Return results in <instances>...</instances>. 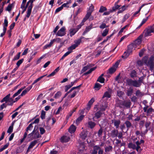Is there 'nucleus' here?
<instances>
[{
  "instance_id": "f257e3e1",
  "label": "nucleus",
  "mask_w": 154,
  "mask_h": 154,
  "mask_svg": "<svg viewBox=\"0 0 154 154\" xmlns=\"http://www.w3.org/2000/svg\"><path fill=\"white\" fill-rule=\"evenodd\" d=\"M127 85L131 86H133L136 87H139L140 86V84H139L138 81L136 80H133L131 79H128L126 80Z\"/></svg>"
},
{
  "instance_id": "f03ea898",
  "label": "nucleus",
  "mask_w": 154,
  "mask_h": 154,
  "mask_svg": "<svg viewBox=\"0 0 154 154\" xmlns=\"http://www.w3.org/2000/svg\"><path fill=\"white\" fill-rule=\"evenodd\" d=\"M35 0H29L26 4V5H28V6L27 10L26 12V17L27 18H29L31 14L32 9L33 7V3L35 1Z\"/></svg>"
},
{
  "instance_id": "7ed1b4c3",
  "label": "nucleus",
  "mask_w": 154,
  "mask_h": 154,
  "mask_svg": "<svg viewBox=\"0 0 154 154\" xmlns=\"http://www.w3.org/2000/svg\"><path fill=\"white\" fill-rule=\"evenodd\" d=\"M154 33V24L152 26H148L145 30L144 35L145 37L152 35L151 33Z\"/></svg>"
},
{
  "instance_id": "20e7f679",
  "label": "nucleus",
  "mask_w": 154,
  "mask_h": 154,
  "mask_svg": "<svg viewBox=\"0 0 154 154\" xmlns=\"http://www.w3.org/2000/svg\"><path fill=\"white\" fill-rule=\"evenodd\" d=\"M98 106V105H96L94 108V110L96 109V111H97L94 114V116L92 118V119L94 121V118H96L97 119L100 118L103 113V112L99 109Z\"/></svg>"
},
{
  "instance_id": "39448f33",
  "label": "nucleus",
  "mask_w": 154,
  "mask_h": 154,
  "mask_svg": "<svg viewBox=\"0 0 154 154\" xmlns=\"http://www.w3.org/2000/svg\"><path fill=\"white\" fill-rule=\"evenodd\" d=\"M66 28L65 27L63 26L61 28L57 33L56 35L59 36H62L66 34L65 32Z\"/></svg>"
},
{
  "instance_id": "423d86ee",
  "label": "nucleus",
  "mask_w": 154,
  "mask_h": 154,
  "mask_svg": "<svg viewBox=\"0 0 154 154\" xmlns=\"http://www.w3.org/2000/svg\"><path fill=\"white\" fill-rule=\"evenodd\" d=\"M107 107V103L105 101H104L100 104V107H98V108H99L100 110L103 112L106 110Z\"/></svg>"
},
{
  "instance_id": "0eeeda50",
  "label": "nucleus",
  "mask_w": 154,
  "mask_h": 154,
  "mask_svg": "<svg viewBox=\"0 0 154 154\" xmlns=\"http://www.w3.org/2000/svg\"><path fill=\"white\" fill-rule=\"evenodd\" d=\"M96 125V123L92 121H89L86 124V126L88 128L92 129L94 128Z\"/></svg>"
},
{
  "instance_id": "6e6552de",
  "label": "nucleus",
  "mask_w": 154,
  "mask_h": 154,
  "mask_svg": "<svg viewBox=\"0 0 154 154\" xmlns=\"http://www.w3.org/2000/svg\"><path fill=\"white\" fill-rule=\"evenodd\" d=\"M134 92L133 88L132 87L130 86L127 88L126 90V94L128 97L131 96L133 94Z\"/></svg>"
},
{
  "instance_id": "1a4fd4ad",
  "label": "nucleus",
  "mask_w": 154,
  "mask_h": 154,
  "mask_svg": "<svg viewBox=\"0 0 154 154\" xmlns=\"http://www.w3.org/2000/svg\"><path fill=\"white\" fill-rule=\"evenodd\" d=\"M111 122L112 123L114 124V126L116 127V129L119 128V125L121 123L120 120L112 119Z\"/></svg>"
},
{
  "instance_id": "9d476101",
  "label": "nucleus",
  "mask_w": 154,
  "mask_h": 154,
  "mask_svg": "<svg viewBox=\"0 0 154 154\" xmlns=\"http://www.w3.org/2000/svg\"><path fill=\"white\" fill-rule=\"evenodd\" d=\"M70 139V137L66 136H63L61 137L60 141L63 143H66L69 141Z\"/></svg>"
},
{
  "instance_id": "9b49d317",
  "label": "nucleus",
  "mask_w": 154,
  "mask_h": 154,
  "mask_svg": "<svg viewBox=\"0 0 154 154\" xmlns=\"http://www.w3.org/2000/svg\"><path fill=\"white\" fill-rule=\"evenodd\" d=\"M154 56L152 55L148 60L147 63H146V65L148 66L149 65H152L154 64Z\"/></svg>"
},
{
  "instance_id": "f8f14e48",
  "label": "nucleus",
  "mask_w": 154,
  "mask_h": 154,
  "mask_svg": "<svg viewBox=\"0 0 154 154\" xmlns=\"http://www.w3.org/2000/svg\"><path fill=\"white\" fill-rule=\"evenodd\" d=\"M134 46V44L133 43H131L128 46L127 51L128 54H130L132 52Z\"/></svg>"
},
{
  "instance_id": "ddd939ff",
  "label": "nucleus",
  "mask_w": 154,
  "mask_h": 154,
  "mask_svg": "<svg viewBox=\"0 0 154 154\" xmlns=\"http://www.w3.org/2000/svg\"><path fill=\"white\" fill-rule=\"evenodd\" d=\"M142 37L143 35H141L134 41L133 43L134 44V45L135 46H136L137 45H139L140 44Z\"/></svg>"
},
{
  "instance_id": "4468645a",
  "label": "nucleus",
  "mask_w": 154,
  "mask_h": 154,
  "mask_svg": "<svg viewBox=\"0 0 154 154\" xmlns=\"http://www.w3.org/2000/svg\"><path fill=\"white\" fill-rule=\"evenodd\" d=\"M76 127L73 124L72 125L69 129V132L71 134H73L76 131Z\"/></svg>"
},
{
  "instance_id": "2eb2a0df",
  "label": "nucleus",
  "mask_w": 154,
  "mask_h": 154,
  "mask_svg": "<svg viewBox=\"0 0 154 154\" xmlns=\"http://www.w3.org/2000/svg\"><path fill=\"white\" fill-rule=\"evenodd\" d=\"M118 134V131L117 129H114L112 131L111 136L112 137L114 138L117 137Z\"/></svg>"
},
{
  "instance_id": "dca6fc26",
  "label": "nucleus",
  "mask_w": 154,
  "mask_h": 154,
  "mask_svg": "<svg viewBox=\"0 0 154 154\" xmlns=\"http://www.w3.org/2000/svg\"><path fill=\"white\" fill-rule=\"evenodd\" d=\"M88 133L84 131H82L80 134L81 138L83 140L85 139L87 137Z\"/></svg>"
},
{
  "instance_id": "f3484780",
  "label": "nucleus",
  "mask_w": 154,
  "mask_h": 154,
  "mask_svg": "<svg viewBox=\"0 0 154 154\" xmlns=\"http://www.w3.org/2000/svg\"><path fill=\"white\" fill-rule=\"evenodd\" d=\"M11 96V94H9L4 97L0 101L1 103H3L4 102H5V103H7L8 101L9 98H10Z\"/></svg>"
},
{
  "instance_id": "a211bd4d",
  "label": "nucleus",
  "mask_w": 154,
  "mask_h": 154,
  "mask_svg": "<svg viewBox=\"0 0 154 154\" xmlns=\"http://www.w3.org/2000/svg\"><path fill=\"white\" fill-rule=\"evenodd\" d=\"M100 148L99 146L96 145L93 147V149L92 152V154H97V150Z\"/></svg>"
},
{
  "instance_id": "6ab92c4d",
  "label": "nucleus",
  "mask_w": 154,
  "mask_h": 154,
  "mask_svg": "<svg viewBox=\"0 0 154 154\" xmlns=\"http://www.w3.org/2000/svg\"><path fill=\"white\" fill-rule=\"evenodd\" d=\"M131 105V103L130 101H123V106L129 108L130 107Z\"/></svg>"
},
{
  "instance_id": "aec40b11",
  "label": "nucleus",
  "mask_w": 154,
  "mask_h": 154,
  "mask_svg": "<svg viewBox=\"0 0 154 154\" xmlns=\"http://www.w3.org/2000/svg\"><path fill=\"white\" fill-rule=\"evenodd\" d=\"M8 21L7 17H5V19L4 20V23H3V29H7V27L8 26Z\"/></svg>"
},
{
  "instance_id": "412c9836",
  "label": "nucleus",
  "mask_w": 154,
  "mask_h": 154,
  "mask_svg": "<svg viewBox=\"0 0 154 154\" xmlns=\"http://www.w3.org/2000/svg\"><path fill=\"white\" fill-rule=\"evenodd\" d=\"M77 32V31L75 28L71 29L69 30L70 36L72 37Z\"/></svg>"
},
{
  "instance_id": "4be33fe9",
  "label": "nucleus",
  "mask_w": 154,
  "mask_h": 154,
  "mask_svg": "<svg viewBox=\"0 0 154 154\" xmlns=\"http://www.w3.org/2000/svg\"><path fill=\"white\" fill-rule=\"evenodd\" d=\"M37 143L38 141L37 140H34L32 142L28 147V149H30L32 148Z\"/></svg>"
},
{
  "instance_id": "5701e85b",
  "label": "nucleus",
  "mask_w": 154,
  "mask_h": 154,
  "mask_svg": "<svg viewBox=\"0 0 154 154\" xmlns=\"http://www.w3.org/2000/svg\"><path fill=\"white\" fill-rule=\"evenodd\" d=\"M123 101L120 100H118L116 103V106L121 108L123 106Z\"/></svg>"
},
{
  "instance_id": "b1692460",
  "label": "nucleus",
  "mask_w": 154,
  "mask_h": 154,
  "mask_svg": "<svg viewBox=\"0 0 154 154\" xmlns=\"http://www.w3.org/2000/svg\"><path fill=\"white\" fill-rule=\"evenodd\" d=\"M130 76L132 78L136 77L137 76V73L136 71L134 70H132L130 74Z\"/></svg>"
},
{
  "instance_id": "393cba45",
  "label": "nucleus",
  "mask_w": 154,
  "mask_h": 154,
  "mask_svg": "<svg viewBox=\"0 0 154 154\" xmlns=\"http://www.w3.org/2000/svg\"><path fill=\"white\" fill-rule=\"evenodd\" d=\"M127 7L128 6H125V5L122 6L121 8H119V10L117 12L118 14L123 12L126 9Z\"/></svg>"
},
{
  "instance_id": "a878e982",
  "label": "nucleus",
  "mask_w": 154,
  "mask_h": 154,
  "mask_svg": "<svg viewBox=\"0 0 154 154\" xmlns=\"http://www.w3.org/2000/svg\"><path fill=\"white\" fill-rule=\"evenodd\" d=\"M136 146L135 144L133 143L132 142H130L128 145V147L129 149H131L134 150V148Z\"/></svg>"
},
{
  "instance_id": "bb28decb",
  "label": "nucleus",
  "mask_w": 154,
  "mask_h": 154,
  "mask_svg": "<svg viewBox=\"0 0 154 154\" xmlns=\"http://www.w3.org/2000/svg\"><path fill=\"white\" fill-rule=\"evenodd\" d=\"M25 88V87L24 86L23 88H21L19 89L12 96L13 98H14L15 97L18 95L21 92V91Z\"/></svg>"
},
{
  "instance_id": "cd10ccee",
  "label": "nucleus",
  "mask_w": 154,
  "mask_h": 154,
  "mask_svg": "<svg viewBox=\"0 0 154 154\" xmlns=\"http://www.w3.org/2000/svg\"><path fill=\"white\" fill-rule=\"evenodd\" d=\"M125 124L126 125L128 131V129L131 127L132 124L131 122L128 120H126L125 122Z\"/></svg>"
},
{
  "instance_id": "c85d7f7f",
  "label": "nucleus",
  "mask_w": 154,
  "mask_h": 154,
  "mask_svg": "<svg viewBox=\"0 0 154 154\" xmlns=\"http://www.w3.org/2000/svg\"><path fill=\"white\" fill-rule=\"evenodd\" d=\"M14 3L9 4L6 8L5 10L9 12L11 11L12 10V7L14 6Z\"/></svg>"
},
{
  "instance_id": "c756f323",
  "label": "nucleus",
  "mask_w": 154,
  "mask_h": 154,
  "mask_svg": "<svg viewBox=\"0 0 154 154\" xmlns=\"http://www.w3.org/2000/svg\"><path fill=\"white\" fill-rule=\"evenodd\" d=\"M121 6L120 5H116L114 4V6L112 7V9H110L111 11H112V12L113 11H116L117 9H118Z\"/></svg>"
},
{
  "instance_id": "7c9ffc66",
  "label": "nucleus",
  "mask_w": 154,
  "mask_h": 154,
  "mask_svg": "<svg viewBox=\"0 0 154 154\" xmlns=\"http://www.w3.org/2000/svg\"><path fill=\"white\" fill-rule=\"evenodd\" d=\"M41 137V136L39 135V134L38 132V131L34 133L33 139H36L38 138H39Z\"/></svg>"
},
{
  "instance_id": "2f4dec72",
  "label": "nucleus",
  "mask_w": 154,
  "mask_h": 154,
  "mask_svg": "<svg viewBox=\"0 0 154 154\" xmlns=\"http://www.w3.org/2000/svg\"><path fill=\"white\" fill-rule=\"evenodd\" d=\"M102 85L99 83H96L94 86V88L95 89V90H98L100 88L102 87Z\"/></svg>"
},
{
  "instance_id": "473e14b6",
  "label": "nucleus",
  "mask_w": 154,
  "mask_h": 154,
  "mask_svg": "<svg viewBox=\"0 0 154 154\" xmlns=\"http://www.w3.org/2000/svg\"><path fill=\"white\" fill-rule=\"evenodd\" d=\"M112 147L111 146H106L105 148V151L106 152L112 151Z\"/></svg>"
},
{
  "instance_id": "72a5a7b5",
  "label": "nucleus",
  "mask_w": 154,
  "mask_h": 154,
  "mask_svg": "<svg viewBox=\"0 0 154 154\" xmlns=\"http://www.w3.org/2000/svg\"><path fill=\"white\" fill-rule=\"evenodd\" d=\"M116 70V69L114 67H112L108 70L109 73L112 74L114 73Z\"/></svg>"
},
{
  "instance_id": "f704fd0d",
  "label": "nucleus",
  "mask_w": 154,
  "mask_h": 154,
  "mask_svg": "<svg viewBox=\"0 0 154 154\" xmlns=\"http://www.w3.org/2000/svg\"><path fill=\"white\" fill-rule=\"evenodd\" d=\"M111 97V94L108 91H106L104 93L103 95V96L102 98H104L105 97H107L108 98H110Z\"/></svg>"
},
{
  "instance_id": "c9c22d12",
  "label": "nucleus",
  "mask_w": 154,
  "mask_h": 154,
  "mask_svg": "<svg viewBox=\"0 0 154 154\" xmlns=\"http://www.w3.org/2000/svg\"><path fill=\"white\" fill-rule=\"evenodd\" d=\"M84 117L83 115H81L76 119V122L77 123L80 122L83 119Z\"/></svg>"
},
{
  "instance_id": "e433bc0d",
  "label": "nucleus",
  "mask_w": 154,
  "mask_h": 154,
  "mask_svg": "<svg viewBox=\"0 0 154 154\" xmlns=\"http://www.w3.org/2000/svg\"><path fill=\"white\" fill-rule=\"evenodd\" d=\"M77 47V45H72L68 48V50L72 52V50L75 49Z\"/></svg>"
},
{
  "instance_id": "4c0bfd02",
  "label": "nucleus",
  "mask_w": 154,
  "mask_h": 154,
  "mask_svg": "<svg viewBox=\"0 0 154 154\" xmlns=\"http://www.w3.org/2000/svg\"><path fill=\"white\" fill-rule=\"evenodd\" d=\"M107 10V8L103 6H100L99 12L100 13H103Z\"/></svg>"
},
{
  "instance_id": "58836bf2",
  "label": "nucleus",
  "mask_w": 154,
  "mask_h": 154,
  "mask_svg": "<svg viewBox=\"0 0 154 154\" xmlns=\"http://www.w3.org/2000/svg\"><path fill=\"white\" fill-rule=\"evenodd\" d=\"M105 80L104 78L103 77L99 76L97 80V81L101 83H103L104 82Z\"/></svg>"
},
{
  "instance_id": "ea45409f",
  "label": "nucleus",
  "mask_w": 154,
  "mask_h": 154,
  "mask_svg": "<svg viewBox=\"0 0 154 154\" xmlns=\"http://www.w3.org/2000/svg\"><path fill=\"white\" fill-rule=\"evenodd\" d=\"M130 16V15L129 14H126L125 15L124 17L122 20V23L124 22Z\"/></svg>"
},
{
  "instance_id": "a19ab883",
  "label": "nucleus",
  "mask_w": 154,
  "mask_h": 154,
  "mask_svg": "<svg viewBox=\"0 0 154 154\" xmlns=\"http://www.w3.org/2000/svg\"><path fill=\"white\" fill-rule=\"evenodd\" d=\"M109 30L108 29H105L102 34V36L103 37L106 36L108 33Z\"/></svg>"
},
{
  "instance_id": "79ce46f5",
  "label": "nucleus",
  "mask_w": 154,
  "mask_h": 154,
  "mask_svg": "<svg viewBox=\"0 0 154 154\" xmlns=\"http://www.w3.org/2000/svg\"><path fill=\"white\" fill-rule=\"evenodd\" d=\"M148 58L149 57L148 56H145L143 58L142 60L144 64H146V63H147V62Z\"/></svg>"
},
{
  "instance_id": "37998d69",
  "label": "nucleus",
  "mask_w": 154,
  "mask_h": 154,
  "mask_svg": "<svg viewBox=\"0 0 154 154\" xmlns=\"http://www.w3.org/2000/svg\"><path fill=\"white\" fill-rule=\"evenodd\" d=\"M20 52H19L16 56H15L14 57L13 60L15 61L19 59L20 57Z\"/></svg>"
},
{
  "instance_id": "c03bdc74",
  "label": "nucleus",
  "mask_w": 154,
  "mask_h": 154,
  "mask_svg": "<svg viewBox=\"0 0 154 154\" xmlns=\"http://www.w3.org/2000/svg\"><path fill=\"white\" fill-rule=\"evenodd\" d=\"M24 59L23 58H22L19 60L16 63L17 66L19 67L21 64L22 63Z\"/></svg>"
},
{
  "instance_id": "a18cd8bd",
  "label": "nucleus",
  "mask_w": 154,
  "mask_h": 154,
  "mask_svg": "<svg viewBox=\"0 0 154 154\" xmlns=\"http://www.w3.org/2000/svg\"><path fill=\"white\" fill-rule=\"evenodd\" d=\"M61 95V93L59 91L57 92L55 95L54 98L57 99L59 98Z\"/></svg>"
},
{
  "instance_id": "49530a36",
  "label": "nucleus",
  "mask_w": 154,
  "mask_h": 154,
  "mask_svg": "<svg viewBox=\"0 0 154 154\" xmlns=\"http://www.w3.org/2000/svg\"><path fill=\"white\" fill-rule=\"evenodd\" d=\"M7 106V104L6 103H3L0 106V111L2 110L4 108H6Z\"/></svg>"
},
{
  "instance_id": "de8ad7c7",
  "label": "nucleus",
  "mask_w": 154,
  "mask_h": 154,
  "mask_svg": "<svg viewBox=\"0 0 154 154\" xmlns=\"http://www.w3.org/2000/svg\"><path fill=\"white\" fill-rule=\"evenodd\" d=\"M9 145V143H7L2 148L0 149V152L2 151L4 149L7 148Z\"/></svg>"
},
{
  "instance_id": "09e8293b",
  "label": "nucleus",
  "mask_w": 154,
  "mask_h": 154,
  "mask_svg": "<svg viewBox=\"0 0 154 154\" xmlns=\"http://www.w3.org/2000/svg\"><path fill=\"white\" fill-rule=\"evenodd\" d=\"M45 114L46 112L44 110H42V111L41 117L42 119L45 118Z\"/></svg>"
},
{
  "instance_id": "8fccbe9b",
  "label": "nucleus",
  "mask_w": 154,
  "mask_h": 154,
  "mask_svg": "<svg viewBox=\"0 0 154 154\" xmlns=\"http://www.w3.org/2000/svg\"><path fill=\"white\" fill-rule=\"evenodd\" d=\"M13 126L12 125L10 126L7 132L11 134L13 131Z\"/></svg>"
},
{
  "instance_id": "3c124183",
  "label": "nucleus",
  "mask_w": 154,
  "mask_h": 154,
  "mask_svg": "<svg viewBox=\"0 0 154 154\" xmlns=\"http://www.w3.org/2000/svg\"><path fill=\"white\" fill-rule=\"evenodd\" d=\"M34 131H35L34 130L33 131H32L31 133L29 134L28 135V138H31L32 140L33 139V136H34Z\"/></svg>"
},
{
  "instance_id": "603ef678",
  "label": "nucleus",
  "mask_w": 154,
  "mask_h": 154,
  "mask_svg": "<svg viewBox=\"0 0 154 154\" xmlns=\"http://www.w3.org/2000/svg\"><path fill=\"white\" fill-rule=\"evenodd\" d=\"M130 25V24H128L127 25H126L125 26L121 28V29H120V30L119 31V33H120L122 32L123 31V30L124 29H126L127 27H128Z\"/></svg>"
},
{
  "instance_id": "864d4df0",
  "label": "nucleus",
  "mask_w": 154,
  "mask_h": 154,
  "mask_svg": "<svg viewBox=\"0 0 154 154\" xmlns=\"http://www.w3.org/2000/svg\"><path fill=\"white\" fill-rule=\"evenodd\" d=\"M103 130L102 128H101L99 130L98 132V136L99 137H100L102 136L103 133Z\"/></svg>"
},
{
  "instance_id": "5fc2aeb1",
  "label": "nucleus",
  "mask_w": 154,
  "mask_h": 154,
  "mask_svg": "<svg viewBox=\"0 0 154 154\" xmlns=\"http://www.w3.org/2000/svg\"><path fill=\"white\" fill-rule=\"evenodd\" d=\"M130 54H128V51H127V52H125L122 55V57L123 58H127L128 56H129V55Z\"/></svg>"
},
{
  "instance_id": "6e6d98bb",
  "label": "nucleus",
  "mask_w": 154,
  "mask_h": 154,
  "mask_svg": "<svg viewBox=\"0 0 154 154\" xmlns=\"http://www.w3.org/2000/svg\"><path fill=\"white\" fill-rule=\"evenodd\" d=\"M32 125L33 124L32 123H31L30 124H29V125L28 127H27L26 128V131H28L29 130V131L31 130V128H32V127H33Z\"/></svg>"
},
{
  "instance_id": "4d7b16f0",
  "label": "nucleus",
  "mask_w": 154,
  "mask_h": 154,
  "mask_svg": "<svg viewBox=\"0 0 154 154\" xmlns=\"http://www.w3.org/2000/svg\"><path fill=\"white\" fill-rule=\"evenodd\" d=\"M39 7L38 6H35L33 10V12L35 13H36L39 10Z\"/></svg>"
},
{
  "instance_id": "13d9d810",
  "label": "nucleus",
  "mask_w": 154,
  "mask_h": 154,
  "mask_svg": "<svg viewBox=\"0 0 154 154\" xmlns=\"http://www.w3.org/2000/svg\"><path fill=\"white\" fill-rule=\"evenodd\" d=\"M81 42V39H79L77 40H76L75 41V44L74 45H77V47L79 45Z\"/></svg>"
},
{
  "instance_id": "bf43d9fd",
  "label": "nucleus",
  "mask_w": 154,
  "mask_h": 154,
  "mask_svg": "<svg viewBox=\"0 0 154 154\" xmlns=\"http://www.w3.org/2000/svg\"><path fill=\"white\" fill-rule=\"evenodd\" d=\"M39 131L41 134H43L45 132V131L43 128L40 127Z\"/></svg>"
},
{
  "instance_id": "052dcab7",
  "label": "nucleus",
  "mask_w": 154,
  "mask_h": 154,
  "mask_svg": "<svg viewBox=\"0 0 154 154\" xmlns=\"http://www.w3.org/2000/svg\"><path fill=\"white\" fill-rule=\"evenodd\" d=\"M108 26H107L106 24L104 23H102L100 26V28L102 29H103L105 28L108 27Z\"/></svg>"
},
{
  "instance_id": "680f3d73",
  "label": "nucleus",
  "mask_w": 154,
  "mask_h": 154,
  "mask_svg": "<svg viewBox=\"0 0 154 154\" xmlns=\"http://www.w3.org/2000/svg\"><path fill=\"white\" fill-rule=\"evenodd\" d=\"M124 92L121 91H117V95L119 97H122L124 94Z\"/></svg>"
},
{
  "instance_id": "e2e57ef3",
  "label": "nucleus",
  "mask_w": 154,
  "mask_h": 154,
  "mask_svg": "<svg viewBox=\"0 0 154 154\" xmlns=\"http://www.w3.org/2000/svg\"><path fill=\"white\" fill-rule=\"evenodd\" d=\"M114 35V33H112L110 35L108 36L106 38V39H104L103 41V42H107L108 40L113 35Z\"/></svg>"
},
{
  "instance_id": "0e129e2a",
  "label": "nucleus",
  "mask_w": 154,
  "mask_h": 154,
  "mask_svg": "<svg viewBox=\"0 0 154 154\" xmlns=\"http://www.w3.org/2000/svg\"><path fill=\"white\" fill-rule=\"evenodd\" d=\"M91 12H89V11L88 12L85 17L88 20L89 18L90 17L91 15Z\"/></svg>"
},
{
  "instance_id": "69168bd1",
  "label": "nucleus",
  "mask_w": 154,
  "mask_h": 154,
  "mask_svg": "<svg viewBox=\"0 0 154 154\" xmlns=\"http://www.w3.org/2000/svg\"><path fill=\"white\" fill-rule=\"evenodd\" d=\"M94 101V99L93 98H92L90 100L88 103V104H89L91 106L93 104V103Z\"/></svg>"
},
{
  "instance_id": "338daca9",
  "label": "nucleus",
  "mask_w": 154,
  "mask_h": 154,
  "mask_svg": "<svg viewBox=\"0 0 154 154\" xmlns=\"http://www.w3.org/2000/svg\"><path fill=\"white\" fill-rule=\"evenodd\" d=\"M151 125V122H146L145 123V126L146 128H147L150 127Z\"/></svg>"
},
{
  "instance_id": "774afa93",
  "label": "nucleus",
  "mask_w": 154,
  "mask_h": 154,
  "mask_svg": "<svg viewBox=\"0 0 154 154\" xmlns=\"http://www.w3.org/2000/svg\"><path fill=\"white\" fill-rule=\"evenodd\" d=\"M123 132L122 131H120L119 132H118V138L120 139L122 138L123 136Z\"/></svg>"
}]
</instances>
